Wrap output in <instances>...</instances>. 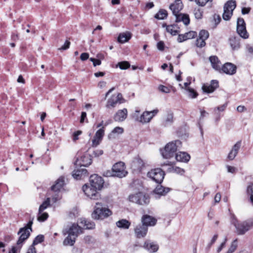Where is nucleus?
Listing matches in <instances>:
<instances>
[{"mask_svg": "<svg viewBox=\"0 0 253 253\" xmlns=\"http://www.w3.org/2000/svg\"><path fill=\"white\" fill-rule=\"evenodd\" d=\"M127 115V109L124 108L122 110H119L118 111V112L115 115L114 119L116 121L122 122L126 119Z\"/></svg>", "mask_w": 253, "mask_h": 253, "instance_id": "obj_25", "label": "nucleus"}, {"mask_svg": "<svg viewBox=\"0 0 253 253\" xmlns=\"http://www.w3.org/2000/svg\"><path fill=\"white\" fill-rule=\"evenodd\" d=\"M158 89L164 93H169L170 92V89L168 87L163 85H160L158 86Z\"/></svg>", "mask_w": 253, "mask_h": 253, "instance_id": "obj_53", "label": "nucleus"}, {"mask_svg": "<svg viewBox=\"0 0 253 253\" xmlns=\"http://www.w3.org/2000/svg\"><path fill=\"white\" fill-rule=\"evenodd\" d=\"M241 146V143L240 142H237L232 147L231 150L229 152L227 159L230 160H233L237 156L239 150Z\"/></svg>", "mask_w": 253, "mask_h": 253, "instance_id": "obj_26", "label": "nucleus"}, {"mask_svg": "<svg viewBox=\"0 0 253 253\" xmlns=\"http://www.w3.org/2000/svg\"><path fill=\"white\" fill-rule=\"evenodd\" d=\"M217 237H218V235L217 234H215L214 235L212 239L211 240L210 243H209L207 246V248L208 249H210V248H211V247L214 243V242L216 241V240H217Z\"/></svg>", "mask_w": 253, "mask_h": 253, "instance_id": "obj_59", "label": "nucleus"}, {"mask_svg": "<svg viewBox=\"0 0 253 253\" xmlns=\"http://www.w3.org/2000/svg\"><path fill=\"white\" fill-rule=\"evenodd\" d=\"M104 127L103 126L102 127V128H100L96 132L94 136L102 140L103 137L104 135Z\"/></svg>", "mask_w": 253, "mask_h": 253, "instance_id": "obj_46", "label": "nucleus"}, {"mask_svg": "<svg viewBox=\"0 0 253 253\" xmlns=\"http://www.w3.org/2000/svg\"><path fill=\"white\" fill-rule=\"evenodd\" d=\"M90 184L94 187L100 190L104 184L103 178L97 174H93L90 177Z\"/></svg>", "mask_w": 253, "mask_h": 253, "instance_id": "obj_12", "label": "nucleus"}, {"mask_svg": "<svg viewBox=\"0 0 253 253\" xmlns=\"http://www.w3.org/2000/svg\"><path fill=\"white\" fill-rule=\"evenodd\" d=\"M236 72V66L231 63H226L221 66L220 72L228 75H232Z\"/></svg>", "mask_w": 253, "mask_h": 253, "instance_id": "obj_15", "label": "nucleus"}, {"mask_svg": "<svg viewBox=\"0 0 253 253\" xmlns=\"http://www.w3.org/2000/svg\"><path fill=\"white\" fill-rule=\"evenodd\" d=\"M69 216L70 218H74L78 216V211L77 209H73L72 211H70Z\"/></svg>", "mask_w": 253, "mask_h": 253, "instance_id": "obj_56", "label": "nucleus"}, {"mask_svg": "<svg viewBox=\"0 0 253 253\" xmlns=\"http://www.w3.org/2000/svg\"><path fill=\"white\" fill-rule=\"evenodd\" d=\"M117 226L119 228L128 229L130 225V222L126 219H122L116 222Z\"/></svg>", "mask_w": 253, "mask_h": 253, "instance_id": "obj_37", "label": "nucleus"}, {"mask_svg": "<svg viewBox=\"0 0 253 253\" xmlns=\"http://www.w3.org/2000/svg\"><path fill=\"white\" fill-rule=\"evenodd\" d=\"M246 192L247 195L250 196L251 202L253 204V183L250 182L248 184Z\"/></svg>", "mask_w": 253, "mask_h": 253, "instance_id": "obj_39", "label": "nucleus"}, {"mask_svg": "<svg viewBox=\"0 0 253 253\" xmlns=\"http://www.w3.org/2000/svg\"><path fill=\"white\" fill-rule=\"evenodd\" d=\"M103 154V151L101 149H97L93 151V155L94 157H99Z\"/></svg>", "mask_w": 253, "mask_h": 253, "instance_id": "obj_63", "label": "nucleus"}, {"mask_svg": "<svg viewBox=\"0 0 253 253\" xmlns=\"http://www.w3.org/2000/svg\"><path fill=\"white\" fill-rule=\"evenodd\" d=\"M169 191L170 188L158 185L154 190V195L156 198H158L159 196H165Z\"/></svg>", "mask_w": 253, "mask_h": 253, "instance_id": "obj_22", "label": "nucleus"}, {"mask_svg": "<svg viewBox=\"0 0 253 253\" xmlns=\"http://www.w3.org/2000/svg\"><path fill=\"white\" fill-rule=\"evenodd\" d=\"M73 177L76 179H80L83 178L81 169L74 170L72 173Z\"/></svg>", "mask_w": 253, "mask_h": 253, "instance_id": "obj_50", "label": "nucleus"}, {"mask_svg": "<svg viewBox=\"0 0 253 253\" xmlns=\"http://www.w3.org/2000/svg\"><path fill=\"white\" fill-rule=\"evenodd\" d=\"M232 223L235 227L238 235H244L253 227V219H248L239 222L236 217H233Z\"/></svg>", "mask_w": 253, "mask_h": 253, "instance_id": "obj_3", "label": "nucleus"}, {"mask_svg": "<svg viewBox=\"0 0 253 253\" xmlns=\"http://www.w3.org/2000/svg\"><path fill=\"white\" fill-rule=\"evenodd\" d=\"M163 27H166L167 32L170 33L172 36H175L179 33V27L176 24L167 25L166 24H163Z\"/></svg>", "mask_w": 253, "mask_h": 253, "instance_id": "obj_29", "label": "nucleus"}, {"mask_svg": "<svg viewBox=\"0 0 253 253\" xmlns=\"http://www.w3.org/2000/svg\"><path fill=\"white\" fill-rule=\"evenodd\" d=\"M44 240V236L42 235H39L37 236L33 241L32 244L31 246H33L35 247L36 245H37L39 243H41Z\"/></svg>", "mask_w": 253, "mask_h": 253, "instance_id": "obj_47", "label": "nucleus"}, {"mask_svg": "<svg viewBox=\"0 0 253 253\" xmlns=\"http://www.w3.org/2000/svg\"><path fill=\"white\" fill-rule=\"evenodd\" d=\"M237 246L238 241L237 239H235L232 242L229 250L226 253H233L237 249Z\"/></svg>", "mask_w": 253, "mask_h": 253, "instance_id": "obj_45", "label": "nucleus"}, {"mask_svg": "<svg viewBox=\"0 0 253 253\" xmlns=\"http://www.w3.org/2000/svg\"><path fill=\"white\" fill-rule=\"evenodd\" d=\"M124 131V128L120 126L115 127L108 135L109 139L115 138L120 134H122Z\"/></svg>", "mask_w": 253, "mask_h": 253, "instance_id": "obj_31", "label": "nucleus"}, {"mask_svg": "<svg viewBox=\"0 0 253 253\" xmlns=\"http://www.w3.org/2000/svg\"><path fill=\"white\" fill-rule=\"evenodd\" d=\"M102 141L101 139H100L95 136L93 137V139L92 140V147H96Z\"/></svg>", "mask_w": 253, "mask_h": 253, "instance_id": "obj_54", "label": "nucleus"}, {"mask_svg": "<svg viewBox=\"0 0 253 253\" xmlns=\"http://www.w3.org/2000/svg\"><path fill=\"white\" fill-rule=\"evenodd\" d=\"M165 172L160 168L151 169L147 173V176L158 183H161L165 176Z\"/></svg>", "mask_w": 253, "mask_h": 253, "instance_id": "obj_6", "label": "nucleus"}, {"mask_svg": "<svg viewBox=\"0 0 253 253\" xmlns=\"http://www.w3.org/2000/svg\"><path fill=\"white\" fill-rule=\"evenodd\" d=\"M240 39L236 37H231L229 39V44L233 50H237L240 47Z\"/></svg>", "mask_w": 253, "mask_h": 253, "instance_id": "obj_27", "label": "nucleus"}, {"mask_svg": "<svg viewBox=\"0 0 253 253\" xmlns=\"http://www.w3.org/2000/svg\"><path fill=\"white\" fill-rule=\"evenodd\" d=\"M131 167L134 171L141 172L145 167V163L141 158L137 157L132 161Z\"/></svg>", "mask_w": 253, "mask_h": 253, "instance_id": "obj_14", "label": "nucleus"}, {"mask_svg": "<svg viewBox=\"0 0 253 253\" xmlns=\"http://www.w3.org/2000/svg\"><path fill=\"white\" fill-rule=\"evenodd\" d=\"M83 191L87 197L92 200H98L100 198V195L97 191L98 189L91 185L84 184L82 188Z\"/></svg>", "mask_w": 253, "mask_h": 253, "instance_id": "obj_7", "label": "nucleus"}, {"mask_svg": "<svg viewBox=\"0 0 253 253\" xmlns=\"http://www.w3.org/2000/svg\"><path fill=\"white\" fill-rule=\"evenodd\" d=\"M227 107V104L225 103L224 104H223L220 106H218L214 109V111L215 113L216 112V111L217 110L219 112H222L225 110Z\"/></svg>", "mask_w": 253, "mask_h": 253, "instance_id": "obj_60", "label": "nucleus"}, {"mask_svg": "<svg viewBox=\"0 0 253 253\" xmlns=\"http://www.w3.org/2000/svg\"><path fill=\"white\" fill-rule=\"evenodd\" d=\"M122 99V95L121 93H118L117 96L113 95L111 98L108 99L106 105V107L108 108H110L111 107L114 108L118 103H122L121 101Z\"/></svg>", "mask_w": 253, "mask_h": 253, "instance_id": "obj_18", "label": "nucleus"}, {"mask_svg": "<svg viewBox=\"0 0 253 253\" xmlns=\"http://www.w3.org/2000/svg\"><path fill=\"white\" fill-rule=\"evenodd\" d=\"M158 113V109H155L152 111H145L139 117H137L135 120L142 124L147 123L150 122Z\"/></svg>", "mask_w": 253, "mask_h": 253, "instance_id": "obj_10", "label": "nucleus"}, {"mask_svg": "<svg viewBox=\"0 0 253 253\" xmlns=\"http://www.w3.org/2000/svg\"><path fill=\"white\" fill-rule=\"evenodd\" d=\"M78 157L75 162V165L76 166L87 167L89 166L92 163L91 156L87 153H85L81 155V153H77Z\"/></svg>", "mask_w": 253, "mask_h": 253, "instance_id": "obj_8", "label": "nucleus"}, {"mask_svg": "<svg viewBox=\"0 0 253 253\" xmlns=\"http://www.w3.org/2000/svg\"><path fill=\"white\" fill-rule=\"evenodd\" d=\"M237 32L240 36L243 39H247L249 35L247 32L246 24L243 18H239L237 22Z\"/></svg>", "mask_w": 253, "mask_h": 253, "instance_id": "obj_11", "label": "nucleus"}, {"mask_svg": "<svg viewBox=\"0 0 253 253\" xmlns=\"http://www.w3.org/2000/svg\"><path fill=\"white\" fill-rule=\"evenodd\" d=\"M48 217V214L46 212H41V213L39 212L38 216V220L40 222L44 221L47 219Z\"/></svg>", "mask_w": 253, "mask_h": 253, "instance_id": "obj_49", "label": "nucleus"}, {"mask_svg": "<svg viewBox=\"0 0 253 253\" xmlns=\"http://www.w3.org/2000/svg\"><path fill=\"white\" fill-rule=\"evenodd\" d=\"M65 184V177L61 176L55 181V184L51 187V191L54 192L59 191Z\"/></svg>", "mask_w": 253, "mask_h": 253, "instance_id": "obj_23", "label": "nucleus"}, {"mask_svg": "<svg viewBox=\"0 0 253 253\" xmlns=\"http://www.w3.org/2000/svg\"><path fill=\"white\" fill-rule=\"evenodd\" d=\"M143 192H138L134 194H131L129 196V200L130 202L138 204H142V202H140V198H142Z\"/></svg>", "mask_w": 253, "mask_h": 253, "instance_id": "obj_32", "label": "nucleus"}, {"mask_svg": "<svg viewBox=\"0 0 253 253\" xmlns=\"http://www.w3.org/2000/svg\"><path fill=\"white\" fill-rule=\"evenodd\" d=\"M157 221L155 218L147 214L143 215L141 218L142 224L146 226L147 227L154 226Z\"/></svg>", "mask_w": 253, "mask_h": 253, "instance_id": "obj_20", "label": "nucleus"}, {"mask_svg": "<svg viewBox=\"0 0 253 253\" xmlns=\"http://www.w3.org/2000/svg\"><path fill=\"white\" fill-rule=\"evenodd\" d=\"M196 44V46L198 47H203L206 45L205 40L201 39L200 38H198L197 39Z\"/></svg>", "mask_w": 253, "mask_h": 253, "instance_id": "obj_52", "label": "nucleus"}, {"mask_svg": "<svg viewBox=\"0 0 253 253\" xmlns=\"http://www.w3.org/2000/svg\"><path fill=\"white\" fill-rule=\"evenodd\" d=\"M82 131L78 130L74 132L73 134V140L75 142L79 139V136L81 134Z\"/></svg>", "mask_w": 253, "mask_h": 253, "instance_id": "obj_57", "label": "nucleus"}, {"mask_svg": "<svg viewBox=\"0 0 253 253\" xmlns=\"http://www.w3.org/2000/svg\"><path fill=\"white\" fill-rule=\"evenodd\" d=\"M148 232V227L142 224L137 225L134 228L135 236L137 238H144Z\"/></svg>", "mask_w": 253, "mask_h": 253, "instance_id": "obj_16", "label": "nucleus"}, {"mask_svg": "<svg viewBox=\"0 0 253 253\" xmlns=\"http://www.w3.org/2000/svg\"><path fill=\"white\" fill-rule=\"evenodd\" d=\"M181 142L179 140H175L168 143L164 150H161V153L163 158L170 159L172 157L178 148L181 146Z\"/></svg>", "mask_w": 253, "mask_h": 253, "instance_id": "obj_4", "label": "nucleus"}, {"mask_svg": "<svg viewBox=\"0 0 253 253\" xmlns=\"http://www.w3.org/2000/svg\"><path fill=\"white\" fill-rule=\"evenodd\" d=\"M236 7V1L230 0L226 2L224 6V12L222 15L223 19L228 21L233 15V11Z\"/></svg>", "mask_w": 253, "mask_h": 253, "instance_id": "obj_5", "label": "nucleus"}, {"mask_svg": "<svg viewBox=\"0 0 253 253\" xmlns=\"http://www.w3.org/2000/svg\"><path fill=\"white\" fill-rule=\"evenodd\" d=\"M213 0H196L195 3L200 6H204L208 2L211 3Z\"/></svg>", "mask_w": 253, "mask_h": 253, "instance_id": "obj_51", "label": "nucleus"}, {"mask_svg": "<svg viewBox=\"0 0 253 253\" xmlns=\"http://www.w3.org/2000/svg\"><path fill=\"white\" fill-rule=\"evenodd\" d=\"M175 17V21L176 22L182 21L185 25H188L190 23V19L189 16L187 14H180Z\"/></svg>", "mask_w": 253, "mask_h": 253, "instance_id": "obj_33", "label": "nucleus"}, {"mask_svg": "<svg viewBox=\"0 0 253 253\" xmlns=\"http://www.w3.org/2000/svg\"><path fill=\"white\" fill-rule=\"evenodd\" d=\"M117 66H118L121 70H126L129 68L130 65L127 61H122L119 62Z\"/></svg>", "mask_w": 253, "mask_h": 253, "instance_id": "obj_44", "label": "nucleus"}, {"mask_svg": "<svg viewBox=\"0 0 253 253\" xmlns=\"http://www.w3.org/2000/svg\"><path fill=\"white\" fill-rule=\"evenodd\" d=\"M194 14L196 19H201L203 15V10L200 8H195L194 9Z\"/></svg>", "mask_w": 253, "mask_h": 253, "instance_id": "obj_41", "label": "nucleus"}, {"mask_svg": "<svg viewBox=\"0 0 253 253\" xmlns=\"http://www.w3.org/2000/svg\"><path fill=\"white\" fill-rule=\"evenodd\" d=\"M190 159V155L186 152H179L175 154V159L179 162L186 163Z\"/></svg>", "mask_w": 253, "mask_h": 253, "instance_id": "obj_28", "label": "nucleus"}, {"mask_svg": "<svg viewBox=\"0 0 253 253\" xmlns=\"http://www.w3.org/2000/svg\"><path fill=\"white\" fill-rule=\"evenodd\" d=\"M187 40H188V39H187V35H186V33L183 35L181 34V35H178V37L177 38V41L179 42H184Z\"/></svg>", "mask_w": 253, "mask_h": 253, "instance_id": "obj_58", "label": "nucleus"}, {"mask_svg": "<svg viewBox=\"0 0 253 253\" xmlns=\"http://www.w3.org/2000/svg\"><path fill=\"white\" fill-rule=\"evenodd\" d=\"M130 38L131 34L130 33H123L119 35L118 38V41L119 42L123 43L127 42Z\"/></svg>", "mask_w": 253, "mask_h": 253, "instance_id": "obj_34", "label": "nucleus"}, {"mask_svg": "<svg viewBox=\"0 0 253 253\" xmlns=\"http://www.w3.org/2000/svg\"><path fill=\"white\" fill-rule=\"evenodd\" d=\"M183 5L182 1H175L173 3L169 5V8L172 11L173 14L176 17L180 13L179 12L183 8Z\"/></svg>", "mask_w": 253, "mask_h": 253, "instance_id": "obj_21", "label": "nucleus"}, {"mask_svg": "<svg viewBox=\"0 0 253 253\" xmlns=\"http://www.w3.org/2000/svg\"><path fill=\"white\" fill-rule=\"evenodd\" d=\"M112 172L114 176L120 178L125 177L127 174L125 170V164L122 162L117 163L113 166Z\"/></svg>", "mask_w": 253, "mask_h": 253, "instance_id": "obj_9", "label": "nucleus"}, {"mask_svg": "<svg viewBox=\"0 0 253 253\" xmlns=\"http://www.w3.org/2000/svg\"><path fill=\"white\" fill-rule=\"evenodd\" d=\"M218 87V82L216 80H212L210 84H205L202 86L204 92L206 93H211Z\"/></svg>", "mask_w": 253, "mask_h": 253, "instance_id": "obj_19", "label": "nucleus"}, {"mask_svg": "<svg viewBox=\"0 0 253 253\" xmlns=\"http://www.w3.org/2000/svg\"><path fill=\"white\" fill-rule=\"evenodd\" d=\"M50 205V198H47L40 206L39 211V213H41L45 209H46Z\"/></svg>", "mask_w": 253, "mask_h": 253, "instance_id": "obj_40", "label": "nucleus"}, {"mask_svg": "<svg viewBox=\"0 0 253 253\" xmlns=\"http://www.w3.org/2000/svg\"><path fill=\"white\" fill-rule=\"evenodd\" d=\"M34 217L31 219L28 223L24 227L20 228L17 234L19 235L18 240L16 242L18 248H21L25 241L30 236L31 232L32 231V226L33 223Z\"/></svg>", "mask_w": 253, "mask_h": 253, "instance_id": "obj_2", "label": "nucleus"}, {"mask_svg": "<svg viewBox=\"0 0 253 253\" xmlns=\"http://www.w3.org/2000/svg\"><path fill=\"white\" fill-rule=\"evenodd\" d=\"M79 223L84 229H92L95 227V224L93 222L88 220L85 218H81Z\"/></svg>", "mask_w": 253, "mask_h": 253, "instance_id": "obj_30", "label": "nucleus"}, {"mask_svg": "<svg viewBox=\"0 0 253 253\" xmlns=\"http://www.w3.org/2000/svg\"><path fill=\"white\" fill-rule=\"evenodd\" d=\"M142 198H140L139 199H140V202H142V204H138V205H147L149 203V202H150V197L149 196L143 193V196H142Z\"/></svg>", "mask_w": 253, "mask_h": 253, "instance_id": "obj_42", "label": "nucleus"}, {"mask_svg": "<svg viewBox=\"0 0 253 253\" xmlns=\"http://www.w3.org/2000/svg\"><path fill=\"white\" fill-rule=\"evenodd\" d=\"M143 248L150 253H156L159 249L158 244L150 240H146L143 244Z\"/></svg>", "mask_w": 253, "mask_h": 253, "instance_id": "obj_13", "label": "nucleus"}, {"mask_svg": "<svg viewBox=\"0 0 253 253\" xmlns=\"http://www.w3.org/2000/svg\"><path fill=\"white\" fill-rule=\"evenodd\" d=\"M112 214V212L109 209L104 207L102 203L97 202L91 214V217L95 220H102Z\"/></svg>", "mask_w": 253, "mask_h": 253, "instance_id": "obj_1", "label": "nucleus"}, {"mask_svg": "<svg viewBox=\"0 0 253 253\" xmlns=\"http://www.w3.org/2000/svg\"><path fill=\"white\" fill-rule=\"evenodd\" d=\"M82 232L83 231L81 226L78 224L74 223L64 234H68L76 238L78 235L82 233Z\"/></svg>", "mask_w": 253, "mask_h": 253, "instance_id": "obj_17", "label": "nucleus"}, {"mask_svg": "<svg viewBox=\"0 0 253 253\" xmlns=\"http://www.w3.org/2000/svg\"><path fill=\"white\" fill-rule=\"evenodd\" d=\"M68 235V236L63 241V244L64 246H72L74 245L76 242V238L69 234Z\"/></svg>", "mask_w": 253, "mask_h": 253, "instance_id": "obj_35", "label": "nucleus"}, {"mask_svg": "<svg viewBox=\"0 0 253 253\" xmlns=\"http://www.w3.org/2000/svg\"><path fill=\"white\" fill-rule=\"evenodd\" d=\"M173 122V114L172 113H168L166 117L165 120L163 122L164 126H167L171 125Z\"/></svg>", "mask_w": 253, "mask_h": 253, "instance_id": "obj_36", "label": "nucleus"}, {"mask_svg": "<svg viewBox=\"0 0 253 253\" xmlns=\"http://www.w3.org/2000/svg\"><path fill=\"white\" fill-rule=\"evenodd\" d=\"M186 90L188 92V96L191 98H195L198 95V93L192 88L187 87Z\"/></svg>", "mask_w": 253, "mask_h": 253, "instance_id": "obj_43", "label": "nucleus"}, {"mask_svg": "<svg viewBox=\"0 0 253 253\" xmlns=\"http://www.w3.org/2000/svg\"><path fill=\"white\" fill-rule=\"evenodd\" d=\"M209 37V33L208 31L202 30L199 32V38L201 39L206 40Z\"/></svg>", "mask_w": 253, "mask_h": 253, "instance_id": "obj_48", "label": "nucleus"}, {"mask_svg": "<svg viewBox=\"0 0 253 253\" xmlns=\"http://www.w3.org/2000/svg\"><path fill=\"white\" fill-rule=\"evenodd\" d=\"M21 248H18V246H12L11 249L9 250L8 253H17L18 250H20Z\"/></svg>", "mask_w": 253, "mask_h": 253, "instance_id": "obj_64", "label": "nucleus"}, {"mask_svg": "<svg viewBox=\"0 0 253 253\" xmlns=\"http://www.w3.org/2000/svg\"><path fill=\"white\" fill-rule=\"evenodd\" d=\"M186 34L187 35V39L188 40L193 39L197 36V33L194 31H190Z\"/></svg>", "mask_w": 253, "mask_h": 253, "instance_id": "obj_55", "label": "nucleus"}, {"mask_svg": "<svg viewBox=\"0 0 253 253\" xmlns=\"http://www.w3.org/2000/svg\"><path fill=\"white\" fill-rule=\"evenodd\" d=\"M168 16V12L165 9H160L155 15V18L158 19L162 20L166 18Z\"/></svg>", "mask_w": 253, "mask_h": 253, "instance_id": "obj_38", "label": "nucleus"}, {"mask_svg": "<svg viewBox=\"0 0 253 253\" xmlns=\"http://www.w3.org/2000/svg\"><path fill=\"white\" fill-rule=\"evenodd\" d=\"M70 45V42L67 40L65 42L64 44L59 48V50H66L69 48Z\"/></svg>", "mask_w": 253, "mask_h": 253, "instance_id": "obj_61", "label": "nucleus"}, {"mask_svg": "<svg viewBox=\"0 0 253 253\" xmlns=\"http://www.w3.org/2000/svg\"><path fill=\"white\" fill-rule=\"evenodd\" d=\"M89 60L93 63V66L94 67L97 65H100L101 63V62L99 59L90 58Z\"/></svg>", "mask_w": 253, "mask_h": 253, "instance_id": "obj_62", "label": "nucleus"}, {"mask_svg": "<svg viewBox=\"0 0 253 253\" xmlns=\"http://www.w3.org/2000/svg\"><path fill=\"white\" fill-rule=\"evenodd\" d=\"M211 67L215 70L220 72L221 63L216 56H211L209 57Z\"/></svg>", "mask_w": 253, "mask_h": 253, "instance_id": "obj_24", "label": "nucleus"}]
</instances>
